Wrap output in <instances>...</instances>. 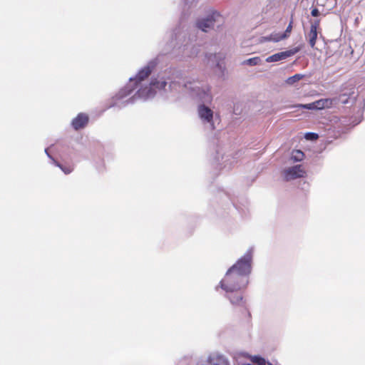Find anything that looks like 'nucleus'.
<instances>
[{
	"label": "nucleus",
	"mask_w": 365,
	"mask_h": 365,
	"mask_svg": "<svg viewBox=\"0 0 365 365\" xmlns=\"http://www.w3.org/2000/svg\"><path fill=\"white\" fill-rule=\"evenodd\" d=\"M155 65V61H150L134 78H130L129 82L110 98L108 108H122L137 100L146 101L153 98L157 91L165 88L167 82L164 76L152 78L150 83L146 81Z\"/></svg>",
	"instance_id": "1"
},
{
	"label": "nucleus",
	"mask_w": 365,
	"mask_h": 365,
	"mask_svg": "<svg viewBox=\"0 0 365 365\" xmlns=\"http://www.w3.org/2000/svg\"><path fill=\"white\" fill-rule=\"evenodd\" d=\"M170 88L173 96L180 99L185 96L200 102L197 107V115L204 124H208L211 129H214L213 117L214 112L205 103H211L213 96L211 92V86L196 79H187L182 83L172 81Z\"/></svg>",
	"instance_id": "2"
},
{
	"label": "nucleus",
	"mask_w": 365,
	"mask_h": 365,
	"mask_svg": "<svg viewBox=\"0 0 365 365\" xmlns=\"http://www.w3.org/2000/svg\"><path fill=\"white\" fill-rule=\"evenodd\" d=\"M248 283L249 279L242 278L228 269L216 287V290L220 288L232 304L240 305L242 302V295L240 292L245 289Z\"/></svg>",
	"instance_id": "3"
},
{
	"label": "nucleus",
	"mask_w": 365,
	"mask_h": 365,
	"mask_svg": "<svg viewBox=\"0 0 365 365\" xmlns=\"http://www.w3.org/2000/svg\"><path fill=\"white\" fill-rule=\"evenodd\" d=\"M252 257L253 248L250 247L229 269L239 277L248 279L252 271Z\"/></svg>",
	"instance_id": "4"
},
{
	"label": "nucleus",
	"mask_w": 365,
	"mask_h": 365,
	"mask_svg": "<svg viewBox=\"0 0 365 365\" xmlns=\"http://www.w3.org/2000/svg\"><path fill=\"white\" fill-rule=\"evenodd\" d=\"M306 175V170L303 165H297L287 168L283 171L284 178L287 181L293 180L297 178H304Z\"/></svg>",
	"instance_id": "5"
},
{
	"label": "nucleus",
	"mask_w": 365,
	"mask_h": 365,
	"mask_svg": "<svg viewBox=\"0 0 365 365\" xmlns=\"http://www.w3.org/2000/svg\"><path fill=\"white\" fill-rule=\"evenodd\" d=\"M220 15L217 12H212L207 16L203 19H200L197 21V27L202 31H207L208 29L214 26L215 22Z\"/></svg>",
	"instance_id": "6"
},
{
	"label": "nucleus",
	"mask_w": 365,
	"mask_h": 365,
	"mask_svg": "<svg viewBox=\"0 0 365 365\" xmlns=\"http://www.w3.org/2000/svg\"><path fill=\"white\" fill-rule=\"evenodd\" d=\"M299 50H300L299 48L296 47V48H294L288 50V51H282V52L275 53L274 55L268 56L266 58V61L270 63V62H277V61H279L281 60L286 59L287 58L290 57V56L294 55L295 53H297V52H299Z\"/></svg>",
	"instance_id": "7"
},
{
	"label": "nucleus",
	"mask_w": 365,
	"mask_h": 365,
	"mask_svg": "<svg viewBox=\"0 0 365 365\" xmlns=\"http://www.w3.org/2000/svg\"><path fill=\"white\" fill-rule=\"evenodd\" d=\"M319 27V20H316L312 23L309 31L306 34V38L310 46L314 48L318 36V29Z\"/></svg>",
	"instance_id": "8"
},
{
	"label": "nucleus",
	"mask_w": 365,
	"mask_h": 365,
	"mask_svg": "<svg viewBox=\"0 0 365 365\" xmlns=\"http://www.w3.org/2000/svg\"><path fill=\"white\" fill-rule=\"evenodd\" d=\"M88 115L86 113H81L74 118L71 121V125L76 130H80L86 127L88 123Z\"/></svg>",
	"instance_id": "9"
},
{
	"label": "nucleus",
	"mask_w": 365,
	"mask_h": 365,
	"mask_svg": "<svg viewBox=\"0 0 365 365\" xmlns=\"http://www.w3.org/2000/svg\"><path fill=\"white\" fill-rule=\"evenodd\" d=\"M334 101H336L333 98H322L316 101L317 110L330 108L333 106Z\"/></svg>",
	"instance_id": "10"
},
{
	"label": "nucleus",
	"mask_w": 365,
	"mask_h": 365,
	"mask_svg": "<svg viewBox=\"0 0 365 365\" xmlns=\"http://www.w3.org/2000/svg\"><path fill=\"white\" fill-rule=\"evenodd\" d=\"M45 153L48 157L52 160L53 164L58 167L65 174H70L73 171V168L71 166H63L59 163L56 161L48 153V149H45Z\"/></svg>",
	"instance_id": "11"
},
{
	"label": "nucleus",
	"mask_w": 365,
	"mask_h": 365,
	"mask_svg": "<svg viewBox=\"0 0 365 365\" xmlns=\"http://www.w3.org/2000/svg\"><path fill=\"white\" fill-rule=\"evenodd\" d=\"M304 154L299 150H294L292 153L291 160L293 162H300L304 159Z\"/></svg>",
	"instance_id": "12"
},
{
	"label": "nucleus",
	"mask_w": 365,
	"mask_h": 365,
	"mask_svg": "<svg viewBox=\"0 0 365 365\" xmlns=\"http://www.w3.org/2000/svg\"><path fill=\"white\" fill-rule=\"evenodd\" d=\"M286 35H284L283 34H278L274 33L272 34L269 37H266V39L267 41H274V42H278L281 40L285 39Z\"/></svg>",
	"instance_id": "13"
},
{
	"label": "nucleus",
	"mask_w": 365,
	"mask_h": 365,
	"mask_svg": "<svg viewBox=\"0 0 365 365\" xmlns=\"http://www.w3.org/2000/svg\"><path fill=\"white\" fill-rule=\"evenodd\" d=\"M304 78L302 74H295L286 80V83L289 85H293Z\"/></svg>",
	"instance_id": "14"
},
{
	"label": "nucleus",
	"mask_w": 365,
	"mask_h": 365,
	"mask_svg": "<svg viewBox=\"0 0 365 365\" xmlns=\"http://www.w3.org/2000/svg\"><path fill=\"white\" fill-rule=\"evenodd\" d=\"M260 58L258 56L250 58L249 59L245 60L242 62V65H249V66H256L260 63Z\"/></svg>",
	"instance_id": "15"
},
{
	"label": "nucleus",
	"mask_w": 365,
	"mask_h": 365,
	"mask_svg": "<svg viewBox=\"0 0 365 365\" xmlns=\"http://www.w3.org/2000/svg\"><path fill=\"white\" fill-rule=\"evenodd\" d=\"M296 107L306 108V109H309V110H317L316 101L311 103H307V104H299V105L296 106Z\"/></svg>",
	"instance_id": "16"
},
{
	"label": "nucleus",
	"mask_w": 365,
	"mask_h": 365,
	"mask_svg": "<svg viewBox=\"0 0 365 365\" xmlns=\"http://www.w3.org/2000/svg\"><path fill=\"white\" fill-rule=\"evenodd\" d=\"M222 159H224L223 163H225V165H224L225 168H227V167L230 168V165L235 162L234 160L231 161L229 155H226L225 157H223Z\"/></svg>",
	"instance_id": "17"
},
{
	"label": "nucleus",
	"mask_w": 365,
	"mask_h": 365,
	"mask_svg": "<svg viewBox=\"0 0 365 365\" xmlns=\"http://www.w3.org/2000/svg\"><path fill=\"white\" fill-rule=\"evenodd\" d=\"M292 29V21H291L287 27L285 31L283 33L284 35H286V38H287L289 36V34L291 33Z\"/></svg>",
	"instance_id": "18"
},
{
	"label": "nucleus",
	"mask_w": 365,
	"mask_h": 365,
	"mask_svg": "<svg viewBox=\"0 0 365 365\" xmlns=\"http://www.w3.org/2000/svg\"><path fill=\"white\" fill-rule=\"evenodd\" d=\"M306 138H307V139H309V140H317L318 138V135L314 133H308L306 135Z\"/></svg>",
	"instance_id": "19"
},
{
	"label": "nucleus",
	"mask_w": 365,
	"mask_h": 365,
	"mask_svg": "<svg viewBox=\"0 0 365 365\" xmlns=\"http://www.w3.org/2000/svg\"><path fill=\"white\" fill-rule=\"evenodd\" d=\"M256 362L259 365H270L269 363H267L264 359L260 357H256Z\"/></svg>",
	"instance_id": "20"
},
{
	"label": "nucleus",
	"mask_w": 365,
	"mask_h": 365,
	"mask_svg": "<svg viewBox=\"0 0 365 365\" xmlns=\"http://www.w3.org/2000/svg\"><path fill=\"white\" fill-rule=\"evenodd\" d=\"M311 14L313 16H317L319 14V11L317 9H312Z\"/></svg>",
	"instance_id": "21"
}]
</instances>
